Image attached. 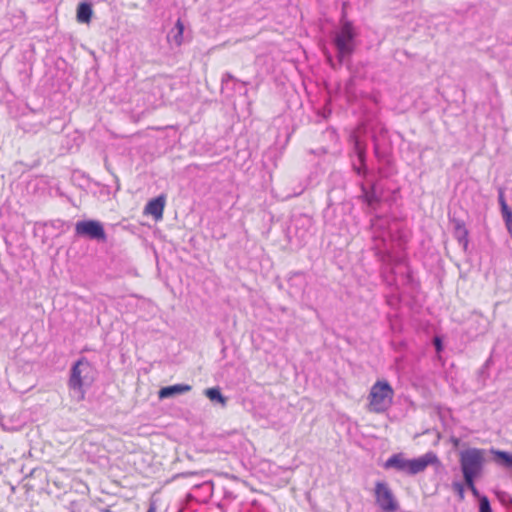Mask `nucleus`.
Instances as JSON below:
<instances>
[{"label": "nucleus", "instance_id": "nucleus-1", "mask_svg": "<svg viewBox=\"0 0 512 512\" xmlns=\"http://www.w3.org/2000/svg\"><path fill=\"white\" fill-rule=\"evenodd\" d=\"M357 32L353 23L342 16L341 25L334 32L332 43L337 51V60L339 65L350 60L356 49Z\"/></svg>", "mask_w": 512, "mask_h": 512}, {"label": "nucleus", "instance_id": "nucleus-2", "mask_svg": "<svg viewBox=\"0 0 512 512\" xmlns=\"http://www.w3.org/2000/svg\"><path fill=\"white\" fill-rule=\"evenodd\" d=\"M94 368L86 358L79 359L71 368L68 386L77 401L85 398L84 386L94 381Z\"/></svg>", "mask_w": 512, "mask_h": 512}, {"label": "nucleus", "instance_id": "nucleus-3", "mask_svg": "<svg viewBox=\"0 0 512 512\" xmlns=\"http://www.w3.org/2000/svg\"><path fill=\"white\" fill-rule=\"evenodd\" d=\"M438 458L433 452H428L419 458L405 459L402 453L394 454L384 463L385 469H395L409 475L424 471L429 464L437 462Z\"/></svg>", "mask_w": 512, "mask_h": 512}, {"label": "nucleus", "instance_id": "nucleus-4", "mask_svg": "<svg viewBox=\"0 0 512 512\" xmlns=\"http://www.w3.org/2000/svg\"><path fill=\"white\" fill-rule=\"evenodd\" d=\"M485 450L480 448H467L459 455L460 468L463 478H477L484 469Z\"/></svg>", "mask_w": 512, "mask_h": 512}, {"label": "nucleus", "instance_id": "nucleus-5", "mask_svg": "<svg viewBox=\"0 0 512 512\" xmlns=\"http://www.w3.org/2000/svg\"><path fill=\"white\" fill-rule=\"evenodd\" d=\"M394 391L387 381H377L369 393L370 411L385 412L391 405Z\"/></svg>", "mask_w": 512, "mask_h": 512}, {"label": "nucleus", "instance_id": "nucleus-6", "mask_svg": "<svg viewBox=\"0 0 512 512\" xmlns=\"http://www.w3.org/2000/svg\"><path fill=\"white\" fill-rule=\"evenodd\" d=\"M75 234L98 242H106L103 224L98 220H82L75 224Z\"/></svg>", "mask_w": 512, "mask_h": 512}, {"label": "nucleus", "instance_id": "nucleus-7", "mask_svg": "<svg viewBox=\"0 0 512 512\" xmlns=\"http://www.w3.org/2000/svg\"><path fill=\"white\" fill-rule=\"evenodd\" d=\"M374 493L376 504L383 512H394L399 508L398 502L386 482H376Z\"/></svg>", "mask_w": 512, "mask_h": 512}, {"label": "nucleus", "instance_id": "nucleus-8", "mask_svg": "<svg viewBox=\"0 0 512 512\" xmlns=\"http://www.w3.org/2000/svg\"><path fill=\"white\" fill-rule=\"evenodd\" d=\"M288 284L290 288V293L298 294L303 293L306 286L307 280L304 272H294L288 278Z\"/></svg>", "mask_w": 512, "mask_h": 512}, {"label": "nucleus", "instance_id": "nucleus-9", "mask_svg": "<svg viewBox=\"0 0 512 512\" xmlns=\"http://www.w3.org/2000/svg\"><path fill=\"white\" fill-rule=\"evenodd\" d=\"M490 453L493 455V461L495 462V464L497 466H499L500 468H503V469H512V454L507 452V451H503V450H498V449H494V448H491L490 449Z\"/></svg>", "mask_w": 512, "mask_h": 512}, {"label": "nucleus", "instance_id": "nucleus-10", "mask_svg": "<svg viewBox=\"0 0 512 512\" xmlns=\"http://www.w3.org/2000/svg\"><path fill=\"white\" fill-rule=\"evenodd\" d=\"M191 389L192 387L188 384H175L171 386H166L159 390L158 397L160 399H165L178 394L189 392Z\"/></svg>", "mask_w": 512, "mask_h": 512}, {"label": "nucleus", "instance_id": "nucleus-11", "mask_svg": "<svg viewBox=\"0 0 512 512\" xmlns=\"http://www.w3.org/2000/svg\"><path fill=\"white\" fill-rule=\"evenodd\" d=\"M165 201L163 197H157L155 199L150 200L146 207L145 212L148 214H151L156 219H159L163 215V209H164Z\"/></svg>", "mask_w": 512, "mask_h": 512}, {"label": "nucleus", "instance_id": "nucleus-12", "mask_svg": "<svg viewBox=\"0 0 512 512\" xmlns=\"http://www.w3.org/2000/svg\"><path fill=\"white\" fill-rule=\"evenodd\" d=\"M184 24L178 19L175 26L170 30L167 35L169 42L174 43L176 46H180L183 42Z\"/></svg>", "mask_w": 512, "mask_h": 512}, {"label": "nucleus", "instance_id": "nucleus-13", "mask_svg": "<svg viewBox=\"0 0 512 512\" xmlns=\"http://www.w3.org/2000/svg\"><path fill=\"white\" fill-rule=\"evenodd\" d=\"M92 6L88 2H82L77 7V20L80 23H89L92 17Z\"/></svg>", "mask_w": 512, "mask_h": 512}, {"label": "nucleus", "instance_id": "nucleus-14", "mask_svg": "<svg viewBox=\"0 0 512 512\" xmlns=\"http://www.w3.org/2000/svg\"><path fill=\"white\" fill-rule=\"evenodd\" d=\"M350 141L353 144V151L357 155L359 162L364 166V163L366 162L365 146L362 145L356 134L350 135Z\"/></svg>", "mask_w": 512, "mask_h": 512}, {"label": "nucleus", "instance_id": "nucleus-15", "mask_svg": "<svg viewBox=\"0 0 512 512\" xmlns=\"http://www.w3.org/2000/svg\"><path fill=\"white\" fill-rule=\"evenodd\" d=\"M454 235L460 244L464 247L468 244V230L463 221L457 220L454 222Z\"/></svg>", "mask_w": 512, "mask_h": 512}, {"label": "nucleus", "instance_id": "nucleus-16", "mask_svg": "<svg viewBox=\"0 0 512 512\" xmlns=\"http://www.w3.org/2000/svg\"><path fill=\"white\" fill-rule=\"evenodd\" d=\"M204 393L212 402H218L222 405L226 404V398L222 395L218 387L208 388Z\"/></svg>", "mask_w": 512, "mask_h": 512}, {"label": "nucleus", "instance_id": "nucleus-17", "mask_svg": "<svg viewBox=\"0 0 512 512\" xmlns=\"http://www.w3.org/2000/svg\"><path fill=\"white\" fill-rule=\"evenodd\" d=\"M362 191H363V198L365 202L369 206H373L375 203L379 201L378 197L376 196V193L374 191V187H372L371 191H367L364 185H362Z\"/></svg>", "mask_w": 512, "mask_h": 512}, {"label": "nucleus", "instance_id": "nucleus-18", "mask_svg": "<svg viewBox=\"0 0 512 512\" xmlns=\"http://www.w3.org/2000/svg\"><path fill=\"white\" fill-rule=\"evenodd\" d=\"M229 81H235V82H237V83H240V84H241V85H243V86L248 85V82H246V81H241V80H239V79L235 78V77H234L230 72H226V73H224V74L222 75V78H221V90H223V89H224V86H225V85H227V83H228Z\"/></svg>", "mask_w": 512, "mask_h": 512}, {"label": "nucleus", "instance_id": "nucleus-19", "mask_svg": "<svg viewBox=\"0 0 512 512\" xmlns=\"http://www.w3.org/2000/svg\"><path fill=\"white\" fill-rule=\"evenodd\" d=\"M475 479L476 478H466L464 479L465 481V484L466 486L470 489V491L472 492L473 496L478 498V500L480 501V498L483 496L480 494L479 490L476 488L475 486Z\"/></svg>", "mask_w": 512, "mask_h": 512}, {"label": "nucleus", "instance_id": "nucleus-20", "mask_svg": "<svg viewBox=\"0 0 512 512\" xmlns=\"http://www.w3.org/2000/svg\"><path fill=\"white\" fill-rule=\"evenodd\" d=\"M479 512H493L487 496H482L480 498Z\"/></svg>", "mask_w": 512, "mask_h": 512}, {"label": "nucleus", "instance_id": "nucleus-21", "mask_svg": "<svg viewBox=\"0 0 512 512\" xmlns=\"http://www.w3.org/2000/svg\"><path fill=\"white\" fill-rule=\"evenodd\" d=\"M454 490L458 493L460 499L464 498V486L460 482H454L453 483Z\"/></svg>", "mask_w": 512, "mask_h": 512}, {"label": "nucleus", "instance_id": "nucleus-22", "mask_svg": "<svg viewBox=\"0 0 512 512\" xmlns=\"http://www.w3.org/2000/svg\"><path fill=\"white\" fill-rule=\"evenodd\" d=\"M353 169L359 176H365L367 172L366 162L364 163V166L360 163V166L353 165Z\"/></svg>", "mask_w": 512, "mask_h": 512}, {"label": "nucleus", "instance_id": "nucleus-23", "mask_svg": "<svg viewBox=\"0 0 512 512\" xmlns=\"http://www.w3.org/2000/svg\"><path fill=\"white\" fill-rule=\"evenodd\" d=\"M500 207H501V213H502L503 219L512 216V210L507 205V203H503V205Z\"/></svg>", "mask_w": 512, "mask_h": 512}, {"label": "nucleus", "instance_id": "nucleus-24", "mask_svg": "<svg viewBox=\"0 0 512 512\" xmlns=\"http://www.w3.org/2000/svg\"><path fill=\"white\" fill-rule=\"evenodd\" d=\"M508 233L512 236V216L504 219Z\"/></svg>", "mask_w": 512, "mask_h": 512}, {"label": "nucleus", "instance_id": "nucleus-25", "mask_svg": "<svg viewBox=\"0 0 512 512\" xmlns=\"http://www.w3.org/2000/svg\"><path fill=\"white\" fill-rule=\"evenodd\" d=\"M434 346L436 348L437 351H441L442 350V341L439 337H435L434 338Z\"/></svg>", "mask_w": 512, "mask_h": 512}, {"label": "nucleus", "instance_id": "nucleus-26", "mask_svg": "<svg viewBox=\"0 0 512 512\" xmlns=\"http://www.w3.org/2000/svg\"><path fill=\"white\" fill-rule=\"evenodd\" d=\"M498 201H499L500 206H502L503 203H506V200L504 197V192L502 189L499 190Z\"/></svg>", "mask_w": 512, "mask_h": 512}, {"label": "nucleus", "instance_id": "nucleus-27", "mask_svg": "<svg viewBox=\"0 0 512 512\" xmlns=\"http://www.w3.org/2000/svg\"><path fill=\"white\" fill-rule=\"evenodd\" d=\"M326 58H327V62L329 63V65L332 67V68H336V65L334 63V60L332 58V55L330 53H327L326 55Z\"/></svg>", "mask_w": 512, "mask_h": 512}, {"label": "nucleus", "instance_id": "nucleus-28", "mask_svg": "<svg viewBox=\"0 0 512 512\" xmlns=\"http://www.w3.org/2000/svg\"><path fill=\"white\" fill-rule=\"evenodd\" d=\"M147 512H156V505L154 503H151Z\"/></svg>", "mask_w": 512, "mask_h": 512}, {"label": "nucleus", "instance_id": "nucleus-29", "mask_svg": "<svg viewBox=\"0 0 512 512\" xmlns=\"http://www.w3.org/2000/svg\"><path fill=\"white\" fill-rule=\"evenodd\" d=\"M352 83H353V79L351 78V79L348 81V83L346 84V90H347V92H349V91H350V88H351V86H352Z\"/></svg>", "mask_w": 512, "mask_h": 512}, {"label": "nucleus", "instance_id": "nucleus-30", "mask_svg": "<svg viewBox=\"0 0 512 512\" xmlns=\"http://www.w3.org/2000/svg\"><path fill=\"white\" fill-rule=\"evenodd\" d=\"M375 154L376 155L378 154V147H377V145H375Z\"/></svg>", "mask_w": 512, "mask_h": 512}, {"label": "nucleus", "instance_id": "nucleus-31", "mask_svg": "<svg viewBox=\"0 0 512 512\" xmlns=\"http://www.w3.org/2000/svg\"><path fill=\"white\" fill-rule=\"evenodd\" d=\"M104 512H110V510L109 509H105Z\"/></svg>", "mask_w": 512, "mask_h": 512}]
</instances>
